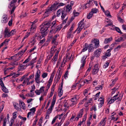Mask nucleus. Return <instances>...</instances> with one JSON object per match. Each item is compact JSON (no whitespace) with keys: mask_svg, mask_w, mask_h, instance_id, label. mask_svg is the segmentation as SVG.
<instances>
[{"mask_svg":"<svg viewBox=\"0 0 126 126\" xmlns=\"http://www.w3.org/2000/svg\"><path fill=\"white\" fill-rule=\"evenodd\" d=\"M41 28L40 32L41 33H46V31L49 27L47 23L42 24L40 26Z\"/></svg>","mask_w":126,"mask_h":126,"instance_id":"3","label":"nucleus"},{"mask_svg":"<svg viewBox=\"0 0 126 126\" xmlns=\"http://www.w3.org/2000/svg\"><path fill=\"white\" fill-rule=\"evenodd\" d=\"M52 11H54L57 9L56 7V6L55 5H53L49 8Z\"/></svg>","mask_w":126,"mask_h":126,"instance_id":"33","label":"nucleus"},{"mask_svg":"<svg viewBox=\"0 0 126 126\" xmlns=\"http://www.w3.org/2000/svg\"><path fill=\"white\" fill-rule=\"evenodd\" d=\"M9 18L8 16L5 14L3 15L2 17L1 22L3 23H5L8 21Z\"/></svg>","mask_w":126,"mask_h":126,"instance_id":"12","label":"nucleus"},{"mask_svg":"<svg viewBox=\"0 0 126 126\" xmlns=\"http://www.w3.org/2000/svg\"><path fill=\"white\" fill-rule=\"evenodd\" d=\"M17 113L16 112H14L13 114V118L14 119H16V117Z\"/></svg>","mask_w":126,"mask_h":126,"instance_id":"61","label":"nucleus"},{"mask_svg":"<svg viewBox=\"0 0 126 126\" xmlns=\"http://www.w3.org/2000/svg\"><path fill=\"white\" fill-rule=\"evenodd\" d=\"M51 11H51V10L49 8L46 10V11L45 12V13L47 14H48L50 13Z\"/></svg>","mask_w":126,"mask_h":126,"instance_id":"64","label":"nucleus"},{"mask_svg":"<svg viewBox=\"0 0 126 126\" xmlns=\"http://www.w3.org/2000/svg\"><path fill=\"white\" fill-rule=\"evenodd\" d=\"M48 75V73H44L41 75V76L44 79L46 78Z\"/></svg>","mask_w":126,"mask_h":126,"instance_id":"44","label":"nucleus"},{"mask_svg":"<svg viewBox=\"0 0 126 126\" xmlns=\"http://www.w3.org/2000/svg\"><path fill=\"white\" fill-rule=\"evenodd\" d=\"M55 71H54L51 74L50 79H49V80H51L52 81H53V79L54 78V77L55 75Z\"/></svg>","mask_w":126,"mask_h":126,"instance_id":"38","label":"nucleus"},{"mask_svg":"<svg viewBox=\"0 0 126 126\" xmlns=\"http://www.w3.org/2000/svg\"><path fill=\"white\" fill-rule=\"evenodd\" d=\"M19 103L21 104L22 106V109L25 110L26 109V107L24 103L21 100L19 101Z\"/></svg>","mask_w":126,"mask_h":126,"instance_id":"29","label":"nucleus"},{"mask_svg":"<svg viewBox=\"0 0 126 126\" xmlns=\"http://www.w3.org/2000/svg\"><path fill=\"white\" fill-rule=\"evenodd\" d=\"M30 79L28 78H25V79L24 80V81L23 83L24 84L26 83H27V85L32 84L34 82V80H33L29 82V81Z\"/></svg>","mask_w":126,"mask_h":126,"instance_id":"19","label":"nucleus"},{"mask_svg":"<svg viewBox=\"0 0 126 126\" xmlns=\"http://www.w3.org/2000/svg\"><path fill=\"white\" fill-rule=\"evenodd\" d=\"M92 79V78L88 76V79H85L84 81H82V83L84 84L85 83H89L90 81H91Z\"/></svg>","mask_w":126,"mask_h":126,"instance_id":"25","label":"nucleus"},{"mask_svg":"<svg viewBox=\"0 0 126 126\" xmlns=\"http://www.w3.org/2000/svg\"><path fill=\"white\" fill-rule=\"evenodd\" d=\"M73 36H74L72 34V32H68L66 36L68 39H72L73 38Z\"/></svg>","mask_w":126,"mask_h":126,"instance_id":"26","label":"nucleus"},{"mask_svg":"<svg viewBox=\"0 0 126 126\" xmlns=\"http://www.w3.org/2000/svg\"><path fill=\"white\" fill-rule=\"evenodd\" d=\"M30 34V32H27L26 34L23 38L22 39V43H23L25 39L27 38Z\"/></svg>","mask_w":126,"mask_h":126,"instance_id":"39","label":"nucleus"},{"mask_svg":"<svg viewBox=\"0 0 126 126\" xmlns=\"http://www.w3.org/2000/svg\"><path fill=\"white\" fill-rule=\"evenodd\" d=\"M56 51H57L56 52L54 56L52 58L51 61L53 63V64L54 65L55 64V62L57 61L58 59L59 51H57V49L55 46L52 47L51 48V51L50 52L52 54V55L51 56V57H52L53 53Z\"/></svg>","mask_w":126,"mask_h":126,"instance_id":"1","label":"nucleus"},{"mask_svg":"<svg viewBox=\"0 0 126 126\" xmlns=\"http://www.w3.org/2000/svg\"><path fill=\"white\" fill-rule=\"evenodd\" d=\"M98 10L96 8L93 9L91 11V12L93 14L94 13H96L98 11Z\"/></svg>","mask_w":126,"mask_h":126,"instance_id":"45","label":"nucleus"},{"mask_svg":"<svg viewBox=\"0 0 126 126\" xmlns=\"http://www.w3.org/2000/svg\"><path fill=\"white\" fill-rule=\"evenodd\" d=\"M112 40V37L109 38H106L105 39L104 43L105 44H107L110 42Z\"/></svg>","mask_w":126,"mask_h":126,"instance_id":"23","label":"nucleus"},{"mask_svg":"<svg viewBox=\"0 0 126 126\" xmlns=\"http://www.w3.org/2000/svg\"><path fill=\"white\" fill-rule=\"evenodd\" d=\"M66 13L64 12L63 14L61 16V18L62 20H63L64 19L65 17L66 18L67 17L66 16Z\"/></svg>","mask_w":126,"mask_h":126,"instance_id":"49","label":"nucleus"},{"mask_svg":"<svg viewBox=\"0 0 126 126\" xmlns=\"http://www.w3.org/2000/svg\"><path fill=\"white\" fill-rule=\"evenodd\" d=\"M88 48V45L86 43L85 44V45L84 46H83V48L82 49V52H84L86 51L87 50V48Z\"/></svg>","mask_w":126,"mask_h":126,"instance_id":"37","label":"nucleus"},{"mask_svg":"<svg viewBox=\"0 0 126 126\" xmlns=\"http://www.w3.org/2000/svg\"><path fill=\"white\" fill-rule=\"evenodd\" d=\"M100 93V92H99L98 93L96 94V95L94 96V100L98 98L99 96V94Z\"/></svg>","mask_w":126,"mask_h":126,"instance_id":"43","label":"nucleus"},{"mask_svg":"<svg viewBox=\"0 0 126 126\" xmlns=\"http://www.w3.org/2000/svg\"><path fill=\"white\" fill-rule=\"evenodd\" d=\"M88 33L87 31H85L82 35L80 37V38H82L84 37L86 35L88 34Z\"/></svg>","mask_w":126,"mask_h":126,"instance_id":"48","label":"nucleus"},{"mask_svg":"<svg viewBox=\"0 0 126 126\" xmlns=\"http://www.w3.org/2000/svg\"><path fill=\"white\" fill-rule=\"evenodd\" d=\"M9 40L7 39H6L5 40V41L3 42V43H1L0 45V47H2L3 45L5 44L6 45L7 44V43L9 42Z\"/></svg>","mask_w":126,"mask_h":126,"instance_id":"42","label":"nucleus"},{"mask_svg":"<svg viewBox=\"0 0 126 126\" xmlns=\"http://www.w3.org/2000/svg\"><path fill=\"white\" fill-rule=\"evenodd\" d=\"M38 21L37 19H36L33 22H31L32 23L30 30V32H31L33 33L35 31V29L36 28V27L34 24L35 23H36Z\"/></svg>","mask_w":126,"mask_h":126,"instance_id":"9","label":"nucleus"},{"mask_svg":"<svg viewBox=\"0 0 126 126\" xmlns=\"http://www.w3.org/2000/svg\"><path fill=\"white\" fill-rule=\"evenodd\" d=\"M41 62L40 60L39 59L38 61V63H37L36 67L37 68H39L41 65L40 63Z\"/></svg>","mask_w":126,"mask_h":126,"instance_id":"62","label":"nucleus"},{"mask_svg":"<svg viewBox=\"0 0 126 126\" xmlns=\"http://www.w3.org/2000/svg\"><path fill=\"white\" fill-rule=\"evenodd\" d=\"M29 64H27L26 65L21 64L20 65L18 68V70L17 71L18 73L16 75V77H17L20 75H21L22 73L21 72H20V71L23 70L25 69L27 67L29 66Z\"/></svg>","mask_w":126,"mask_h":126,"instance_id":"5","label":"nucleus"},{"mask_svg":"<svg viewBox=\"0 0 126 126\" xmlns=\"http://www.w3.org/2000/svg\"><path fill=\"white\" fill-rule=\"evenodd\" d=\"M59 36L58 35L56 34L53 38L52 41V43H54L55 44H56V40L57 39V37Z\"/></svg>","mask_w":126,"mask_h":126,"instance_id":"35","label":"nucleus"},{"mask_svg":"<svg viewBox=\"0 0 126 126\" xmlns=\"http://www.w3.org/2000/svg\"><path fill=\"white\" fill-rule=\"evenodd\" d=\"M87 56L84 55L81 58V63L80 67V69H82L86 63L85 59L86 58Z\"/></svg>","mask_w":126,"mask_h":126,"instance_id":"10","label":"nucleus"},{"mask_svg":"<svg viewBox=\"0 0 126 126\" xmlns=\"http://www.w3.org/2000/svg\"><path fill=\"white\" fill-rule=\"evenodd\" d=\"M73 14L74 17L78 16L79 14V12H77L75 10H74L73 12Z\"/></svg>","mask_w":126,"mask_h":126,"instance_id":"47","label":"nucleus"},{"mask_svg":"<svg viewBox=\"0 0 126 126\" xmlns=\"http://www.w3.org/2000/svg\"><path fill=\"white\" fill-rule=\"evenodd\" d=\"M107 20L106 21V22L108 23L109 22V23L108 24H107L105 26L106 27H107L109 26L112 25V21L110 20H109L108 19H107Z\"/></svg>","mask_w":126,"mask_h":126,"instance_id":"36","label":"nucleus"},{"mask_svg":"<svg viewBox=\"0 0 126 126\" xmlns=\"http://www.w3.org/2000/svg\"><path fill=\"white\" fill-rule=\"evenodd\" d=\"M97 65H95L94 66V69L92 71V73L93 75H95L97 74L98 71V69L97 68Z\"/></svg>","mask_w":126,"mask_h":126,"instance_id":"22","label":"nucleus"},{"mask_svg":"<svg viewBox=\"0 0 126 126\" xmlns=\"http://www.w3.org/2000/svg\"><path fill=\"white\" fill-rule=\"evenodd\" d=\"M101 51L102 50L100 48H98L96 49L94 52V56L97 57H99L100 55Z\"/></svg>","mask_w":126,"mask_h":126,"instance_id":"14","label":"nucleus"},{"mask_svg":"<svg viewBox=\"0 0 126 126\" xmlns=\"http://www.w3.org/2000/svg\"><path fill=\"white\" fill-rule=\"evenodd\" d=\"M34 113H33L32 112L30 111L27 114V117L28 118H29V116H33L34 114Z\"/></svg>","mask_w":126,"mask_h":126,"instance_id":"55","label":"nucleus"},{"mask_svg":"<svg viewBox=\"0 0 126 126\" xmlns=\"http://www.w3.org/2000/svg\"><path fill=\"white\" fill-rule=\"evenodd\" d=\"M20 57L18 53L16 54L14 56H11L12 60L15 62L19 60L20 59Z\"/></svg>","mask_w":126,"mask_h":126,"instance_id":"15","label":"nucleus"},{"mask_svg":"<svg viewBox=\"0 0 126 126\" xmlns=\"http://www.w3.org/2000/svg\"><path fill=\"white\" fill-rule=\"evenodd\" d=\"M58 95L59 97H61L63 94V91L62 90V87L59 88L58 91Z\"/></svg>","mask_w":126,"mask_h":126,"instance_id":"30","label":"nucleus"},{"mask_svg":"<svg viewBox=\"0 0 126 126\" xmlns=\"http://www.w3.org/2000/svg\"><path fill=\"white\" fill-rule=\"evenodd\" d=\"M66 11L67 13H69L72 11V7L70 4L67 5L66 7Z\"/></svg>","mask_w":126,"mask_h":126,"instance_id":"24","label":"nucleus"},{"mask_svg":"<svg viewBox=\"0 0 126 126\" xmlns=\"http://www.w3.org/2000/svg\"><path fill=\"white\" fill-rule=\"evenodd\" d=\"M88 51L89 52H90L91 51H92L94 49L93 45L92 44H91L88 45Z\"/></svg>","mask_w":126,"mask_h":126,"instance_id":"27","label":"nucleus"},{"mask_svg":"<svg viewBox=\"0 0 126 126\" xmlns=\"http://www.w3.org/2000/svg\"><path fill=\"white\" fill-rule=\"evenodd\" d=\"M45 88V86H42L40 88L39 90H35V93L37 95H40L41 94V93H44L47 94L48 92V90L49 89V88L46 87V89L45 91L44 90Z\"/></svg>","mask_w":126,"mask_h":126,"instance_id":"2","label":"nucleus"},{"mask_svg":"<svg viewBox=\"0 0 126 126\" xmlns=\"http://www.w3.org/2000/svg\"><path fill=\"white\" fill-rule=\"evenodd\" d=\"M0 85L1 86V88L3 91L5 93H7L8 91L7 89L4 86L2 80H0Z\"/></svg>","mask_w":126,"mask_h":126,"instance_id":"11","label":"nucleus"},{"mask_svg":"<svg viewBox=\"0 0 126 126\" xmlns=\"http://www.w3.org/2000/svg\"><path fill=\"white\" fill-rule=\"evenodd\" d=\"M93 14L92 13V12H91L87 15V18L88 19L91 18Z\"/></svg>","mask_w":126,"mask_h":126,"instance_id":"46","label":"nucleus"},{"mask_svg":"<svg viewBox=\"0 0 126 126\" xmlns=\"http://www.w3.org/2000/svg\"><path fill=\"white\" fill-rule=\"evenodd\" d=\"M112 49V48H110V49H108L105 55L103 56V59H105L108 57L110 56V52Z\"/></svg>","mask_w":126,"mask_h":126,"instance_id":"17","label":"nucleus"},{"mask_svg":"<svg viewBox=\"0 0 126 126\" xmlns=\"http://www.w3.org/2000/svg\"><path fill=\"white\" fill-rule=\"evenodd\" d=\"M91 42L94 44V48L96 49L99 47V40L97 39H93L92 40Z\"/></svg>","mask_w":126,"mask_h":126,"instance_id":"8","label":"nucleus"},{"mask_svg":"<svg viewBox=\"0 0 126 126\" xmlns=\"http://www.w3.org/2000/svg\"><path fill=\"white\" fill-rule=\"evenodd\" d=\"M78 84V83H77L73 84L72 87V90H74L75 89H76V87Z\"/></svg>","mask_w":126,"mask_h":126,"instance_id":"59","label":"nucleus"},{"mask_svg":"<svg viewBox=\"0 0 126 126\" xmlns=\"http://www.w3.org/2000/svg\"><path fill=\"white\" fill-rule=\"evenodd\" d=\"M123 96V94H121L120 95V96L118 97H117L116 100H117V102H118V103H119L121 101Z\"/></svg>","mask_w":126,"mask_h":126,"instance_id":"34","label":"nucleus"},{"mask_svg":"<svg viewBox=\"0 0 126 126\" xmlns=\"http://www.w3.org/2000/svg\"><path fill=\"white\" fill-rule=\"evenodd\" d=\"M122 41H124L126 39V34H124L120 37Z\"/></svg>","mask_w":126,"mask_h":126,"instance_id":"63","label":"nucleus"},{"mask_svg":"<svg viewBox=\"0 0 126 126\" xmlns=\"http://www.w3.org/2000/svg\"><path fill=\"white\" fill-rule=\"evenodd\" d=\"M116 113L115 112H113L112 113V115L111 116V120H114L115 119V116L114 115Z\"/></svg>","mask_w":126,"mask_h":126,"instance_id":"54","label":"nucleus"},{"mask_svg":"<svg viewBox=\"0 0 126 126\" xmlns=\"http://www.w3.org/2000/svg\"><path fill=\"white\" fill-rule=\"evenodd\" d=\"M83 109H81L77 115L78 117L79 118H81L83 114Z\"/></svg>","mask_w":126,"mask_h":126,"instance_id":"28","label":"nucleus"},{"mask_svg":"<svg viewBox=\"0 0 126 126\" xmlns=\"http://www.w3.org/2000/svg\"><path fill=\"white\" fill-rule=\"evenodd\" d=\"M66 58H64L63 59V62L61 65V67H62L64 66L66 62Z\"/></svg>","mask_w":126,"mask_h":126,"instance_id":"60","label":"nucleus"},{"mask_svg":"<svg viewBox=\"0 0 126 126\" xmlns=\"http://www.w3.org/2000/svg\"><path fill=\"white\" fill-rule=\"evenodd\" d=\"M29 110L30 111L34 114L36 110V108L35 107H33L32 108L30 109Z\"/></svg>","mask_w":126,"mask_h":126,"instance_id":"51","label":"nucleus"},{"mask_svg":"<svg viewBox=\"0 0 126 126\" xmlns=\"http://www.w3.org/2000/svg\"><path fill=\"white\" fill-rule=\"evenodd\" d=\"M15 66H13L12 67H10L7 68H5L4 70L5 74H6L9 71L13 70L15 68Z\"/></svg>","mask_w":126,"mask_h":126,"instance_id":"20","label":"nucleus"},{"mask_svg":"<svg viewBox=\"0 0 126 126\" xmlns=\"http://www.w3.org/2000/svg\"><path fill=\"white\" fill-rule=\"evenodd\" d=\"M41 72L40 70H38L35 76V80L36 82L38 84H39L40 83V76Z\"/></svg>","mask_w":126,"mask_h":126,"instance_id":"4","label":"nucleus"},{"mask_svg":"<svg viewBox=\"0 0 126 126\" xmlns=\"http://www.w3.org/2000/svg\"><path fill=\"white\" fill-rule=\"evenodd\" d=\"M91 69V67H89V68L87 70V71H86V73L84 76V77H86L87 75L90 72Z\"/></svg>","mask_w":126,"mask_h":126,"instance_id":"41","label":"nucleus"},{"mask_svg":"<svg viewBox=\"0 0 126 126\" xmlns=\"http://www.w3.org/2000/svg\"><path fill=\"white\" fill-rule=\"evenodd\" d=\"M77 39L76 38L71 43L69 46L68 47L69 48H70L77 41Z\"/></svg>","mask_w":126,"mask_h":126,"instance_id":"50","label":"nucleus"},{"mask_svg":"<svg viewBox=\"0 0 126 126\" xmlns=\"http://www.w3.org/2000/svg\"><path fill=\"white\" fill-rule=\"evenodd\" d=\"M84 19H83L79 23L78 25L79 27H80L81 28H83L84 27L87 28L89 26V23H88V25H85L86 22L84 21Z\"/></svg>","mask_w":126,"mask_h":126,"instance_id":"6","label":"nucleus"},{"mask_svg":"<svg viewBox=\"0 0 126 126\" xmlns=\"http://www.w3.org/2000/svg\"><path fill=\"white\" fill-rule=\"evenodd\" d=\"M64 12L63 9H59L57 12L56 16L57 17L59 16L61 14L62 15Z\"/></svg>","mask_w":126,"mask_h":126,"instance_id":"21","label":"nucleus"},{"mask_svg":"<svg viewBox=\"0 0 126 126\" xmlns=\"http://www.w3.org/2000/svg\"><path fill=\"white\" fill-rule=\"evenodd\" d=\"M93 2H94L96 6H98V5L97 3V2L96 1H94L93 0H90L88 3L86 5L85 8H86L87 7L91 6Z\"/></svg>","mask_w":126,"mask_h":126,"instance_id":"13","label":"nucleus"},{"mask_svg":"<svg viewBox=\"0 0 126 126\" xmlns=\"http://www.w3.org/2000/svg\"><path fill=\"white\" fill-rule=\"evenodd\" d=\"M59 117V116L58 115H57L53 119L52 121L51 122V124H53L55 122L56 119L57 118H58Z\"/></svg>","mask_w":126,"mask_h":126,"instance_id":"52","label":"nucleus"},{"mask_svg":"<svg viewBox=\"0 0 126 126\" xmlns=\"http://www.w3.org/2000/svg\"><path fill=\"white\" fill-rule=\"evenodd\" d=\"M57 32V27H55L54 28H52L51 29L50 31V32L52 33H55Z\"/></svg>","mask_w":126,"mask_h":126,"instance_id":"32","label":"nucleus"},{"mask_svg":"<svg viewBox=\"0 0 126 126\" xmlns=\"http://www.w3.org/2000/svg\"><path fill=\"white\" fill-rule=\"evenodd\" d=\"M26 50L25 49V50H22L21 51L19 52H18V53L20 57L25 52Z\"/></svg>","mask_w":126,"mask_h":126,"instance_id":"53","label":"nucleus"},{"mask_svg":"<svg viewBox=\"0 0 126 126\" xmlns=\"http://www.w3.org/2000/svg\"><path fill=\"white\" fill-rule=\"evenodd\" d=\"M105 15L108 17H110L111 16V15L110 14V12L108 10H106L104 12Z\"/></svg>","mask_w":126,"mask_h":126,"instance_id":"40","label":"nucleus"},{"mask_svg":"<svg viewBox=\"0 0 126 126\" xmlns=\"http://www.w3.org/2000/svg\"><path fill=\"white\" fill-rule=\"evenodd\" d=\"M85 123V121H83L82 120V121H80L78 123V126H81V125L83 124H84Z\"/></svg>","mask_w":126,"mask_h":126,"instance_id":"57","label":"nucleus"},{"mask_svg":"<svg viewBox=\"0 0 126 126\" xmlns=\"http://www.w3.org/2000/svg\"><path fill=\"white\" fill-rule=\"evenodd\" d=\"M47 23L48 27L49 26H51V29L52 28H54L55 27H56L58 25L57 22L56 20L53 21L52 22H51L50 21H49Z\"/></svg>","mask_w":126,"mask_h":126,"instance_id":"7","label":"nucleus"},{"mask_svg":"<svg viewBox=\"0 0 126 126\" xmlns=\"http://www.w3.org/2000/svg\"><path fill=\"white\" fill-rule=\"evenodd\" d=\"M117 95L118 94H117L112 97L111 99H109L108 100V103L110 104L113 103L116 100Z\"/></svg>","mask_w":126,"mask_h":126,"instance_id":"16","label":"nucleus"},{"mask_svg":"<svg viewBox=\"0 0 126 126\" xmlns=\"http://www.w3.org/2000/svg\"><path fill=\"white\" fill-rule=\"evenodd\" d=\"M52 108L50 107L47 110V113L50 114L52 112Z\"/></svg>","mask_w":126,"mask_h":126,"instance_id":"58","label":"nucleus"},{"mask_svg":"<svg viewBox=\"0 0 126 126\" xmlns=\"http://www.w3.org/2000/svg\"><path fill=\"white\" fill-rule=\"evenodd\" d=\"M121 47H122L121 45H119L114 48V51H118L120 48Z\"/></svg>","mask_w":126,"mask_h":126,"instance_id":"56","label":"nucleus"},{"mask_svg":"<svg viewBox=\"0 0 126 126\" xmlns=\"http://www.w3.org/2000/svg\"><path fill=\"white\" fill-rule=\"evenodd\" d=\"M79 98V96L77 95H75L70 99V101L72 102L77 103V100Z\"/></svg>","mask_w":126,"mask_h":126,"instance_id":"18","label":"nucleus"},{"mask_svg":"<svg viewBox=\"0 0 126 126\" xmlns=\"http://www.w3.org/2000/svg\"><path fill=\"white\" fill-rule=\"evenodd\" d=\"M41 94V96L39 98V100L40 102L43 100L44 99V97L47 95L46 94L43 93H42Z\"/></svg>","mask_w":126,"mask_h":126,"instance_id":"31","label":"nucleus"}]
</instances>
